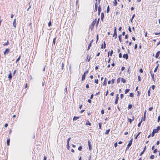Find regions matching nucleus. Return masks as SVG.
I'll list each match as a JSON object with an SVG mask.
<instances>
[{"label":"nucleus","instance_id":"f257e3e1","mask_svg":"<svg viewBox=\"0 0 160 160\" xmlns=\"http://www.w3.org/2000/svg\"><path fill=\"white\" fill-rule=\"evenodd\" d=\"M132 139L129 141V142L127 145V147L126 148V151L128 149H129V147L131 146L132 144Z\"/></svg>","mask_w":160,"mask_h":160},{"label":"nucleus","instance_id":"f03ea898","mask_svg":"<svg viewBox=\"0 0 160 160\" xmlns=\"http://www.w3.org/2000/svg\"><path fill=\"white\" fill-rule=\"evenodd\" d=\"M88 143L89 147V150H91L92 149V146L91 144V142L89 140L88 141Z\"/></svg>","mask_w":160,"mask_h":160},{"label":"nucleus","instance_id":"7ed1b4c3","mask_svg":"<svg viewBox=\"0 0 160 160\" xmlns=\"http://www.w3.org/2000/svg\"><path fill=\"white\" fill-rule=\"evenodd\" d=\"M10 51V50L8 48H7L4 52V54L6 55V54H8Z\"/></svg>","mask_w":160,"mask_h":160},{"label":"nucleus","instance_id":"20e7f679","mask_svg":"<svg viewBox=\"0 0 160 160\" xmlns=\"http://www.w3.org/2000/svg\"><path fill=\"white\" fill-rule=\"evenodd\" d=\"M9 72H10V73L9 74V75L8 76V78L9 80H11L12 78V73H11L10 71H9Z\"/></svg>","mask_w":160,"mask_h":160},{"label":"nucleus","instance_id":"39448f33","mask_svg":"<svg viewBox=\"0 0 160 160\" xmlns=\"http://www.w3.org/2000/svg\"><path fill=\"white\" fill-rule=\"evenodd\" d=\"M123 58H125L126 60L128 58V55L127 54H124L123 55Z\"/></svg>","mask_w":160,"mask_h":160},{"label":"nucleus","instance_id":"423d86ee","mask_svg":"<svg viewBox=\"0 0 160 160\" xmlns=\"http://www.w3.org/2000/svg\"><path fill=\"white\" fill-rule=\"evenodd\" d=\"M160 54V51H158L157 52L156 54V55H155V58H158Z\"/></svg>","mask_w":160,"mask_h":160},{"label":"nucleus","instance_id":"0eeeda50","mask_svg":"<svg viewBox=\"0 0 160 160\" xmlns=\"http://www.w3.org/2000/svg\"><path fill=\"white\" fill-rule=\"evenodd\" d=\"M17 23L16 19H14L13 21V25L14 28L16 27Z\"/></svg>","mask_w":160,"mask_h":160},{"label":"nucleus","instance_id":"6e6552de","mask_svg":"<svg viewBox=\"0 0 160 160\" xmlns=\"http://www.w3.org/2000/svg\"><path fill=\"white\" fill-rule=\"evenodd\" d=\"M104 18V13L103 12H102L101 14V18L102 21Z\"/></svg>","mask_w":160,"mask_h":160},{"label":"nucleus","instance_id":"1a4fd4ad","mask_svg":"<svg viewBox=\"0 0 160 160\" xmlns=\"http://www.w3.org/2000/svg\"><path fill=\"white\" fill-rule=\"evenodd\" d=\"M85 77H86V75L85 74V73H84L82 75V81L84 80L85 79Z\"/></svg>","mask_w":160,"mask_h":160},{"label":"nucleus","instance_id":"9d476101","mask_svg":"<svg viewBox=\"0 0 160 160\" xmlns=\"http://www.w3.org/2000/svg\"><path fill=\"white\" fill-rule=\"evenodd\" d=\"M118 38H119V41L120 42H122V35L121 34H120V35H119Z\"/></svg>","mask_w":160,"mask_h":160},{"label":"nucleus","instance_id":"9b49d317","mask_svg":"<svg viewBox=\"0 0 160 160\" xmlns=\"http://www.w3.org/2000/svg\"><path fill=\"white\" fill-rule=\"evenodd\" d=\"M117 32H114V33L112 37H115V39H116L117 38Z\"/></svg>","mask_w":160,"mask_h":160},{"label":"nucleus","instance_id":"f8f14e48","mask_svg":"<svg viewBox=\"0 0 160 160\" xmlns=\"http://www.w3.org/2000/svg\"><path fill=\"white\" fill-rule=\"evenodd\" d=\"M150 74L151 77H152V80L153 81H154V74H152L151 72H150Z\"/></svg>","mask_w":160,"mask_h":160},{"label":"nucleus","instance_id":"ddd939ff","mask_svg":"<svg viewBox=\"0 0 160 160\" xmlns=\"http://www.w3.org/2000/svg\"><path fill=\"white\" fill-rule=\"evenodd\" d=\"M98 8V3L97 2H96L95 3V9L96 10V11H97Z\"/></svg>","mask_w":160,"mask_h":160},{"label":"nucleus","instance_id":"4468645a","mask_svg":"<svg viewBox=\"0 0 160 160\" xmlns=\"http://www.w3.org/2000/svg\"><path fill=\"white\" fill-rule=\"evenodd\" d=\"M86 124L87 125H89L90 126L91 125V123H90L88 120L86 121Z\"/></svg>","mask_w":160,"mask_h":160},{"label":"nucleus","instance_id":"2eb2a0df","mask_svg":"<svg viewBox=\"0 0 160 160\" xmlns=\"http://www.w3.org/2000/svg\"><path fill=\"white\" fill-rule=\"evenodd\" d=\"M114 6H116L118 4V2L116 0H114V2H113Z\"/></svg>","mask_w":160,"mask_h":160},{"label":"nucleus","instance_id":"dca6fc26","mask_svg":"<svg viewBox=\"0 0 160 160\" xmlns=\"http://www.w3.org/2000/svg\"><path fill=\"white\" fill-rule=\"evenodd\" d=\"M118 99H119V98H116V99H115V104H116L118 103Z\"/></svg>","mask_w":160,"mask_h":160},{"label":"nucleus","instance_id":"f3484780","mask_svg":"<svg viewBox=\"0 0 160 160\" xmlns=\"http://www.w3.org/2000/svg\"><path fill=\"white\" fill-rule=\"evenodd\" d=\"M103 43L104 44V47H103V44H102V45L101 47V48L102 49L105 48H106V44L105 43V41H104Z\"/></svg>","mask_w":160,"mask_h":160},{"label":"nucleus","instance_id":"a211bd4d","mask_svg":"<svg viewBox=\"0 0 160 160\" xmlns=\"http://www.w3.org/2000/svg\"><path fill=\"white\" fill-rule=\"evenodd\" d=\"M110 129L107 130L105 133V134L107 135L108 134H109V132H110Z\"/></svg>","mask_w":160,"mask_h":160},{"label":"nucleus","instance_id":"6ab92c4d","mask_svg":"<svg viewBox=\"0 0 160 160\" xmlns=\"http://www.w3.org/2000/svg\"><path fill=\"white\" fill-rule=\"evenodd\" d=\"M7 144L8 146H9L10 145V139H8L7 140Z\"/></svg>","mask_w":160,"mask_h":160},{"label":"nucleus","instance_id":"aec40b11","mask_svg":"<svg viewBox=\"0 0 160 160\" xmlns=\"http://www.w3.org/2000/svg\"><path fill=\"white\" fill-rule=\"evenodd\" d=\"M79 118V117L74 116L73 118V121L76 120L77 119H78Z\"/></svg>","mask_w":160,"mask_h":160},{"label":"nucleus","instance_id":"412c9836","mask_svg":"<svg viewBox=\"0 0 160 160\" xmlns=\"http://www.w3.org/2000/svg\"><path fill=\"white\" fill-rule=\"evenodd\" d=\"M158 131L156 128L153 129V132L155 133L158 132Z\"/></svg>","mask_w":160,"mask_h":160},{"label":"nucleus","instance_id":"4be33fe9","mask_svg":"<svg viewBox=\"0 0 160 160\" xmlns=\"http://www.w3.org/2000/svg\"><path fill=\"white\" fill-rule=\"evenodd\" d=\"M109 11H110L109 7V6H108L107 7V13H109Z\"/></svg>","mask_w":160,"mask_h":160},{"label":"nucleus","instance_id":"5701e85b","mask_svg":"<svg viewBox=\"0 0 160 160\" xmlns=\"http://www.w3.org/2000/svg\"><path fill=\"white\" fill-rule=\"evenodd\" d=\"M9 44V42L8 41H7V42L3 44L4 46H7Z\"/></svg>","mask_w":160,"mask_h":160},{"label":"nucleus","instance_id":"b1692460","mask_svg":"<svg viewBox=\"0 0 160 160\" xmlns=\"http://www.w3.org/2000/svg\"><path fill=\"white\" fill-rule=\"evenodd\" d=\"M158 65H157L156 67L155 68L154 70V72H157V69H158Z\"/></svg>","mask_w":160,"mask_h":160},{"label":"nucleus","instance_id":"393cba45","mask_svg":"<svg viewBox=\"0 0 160 160\" xmlns=\"http://www.w3.org/2000/svg\"><path fill=\"white\" fill-rule=\"evenodd\" d=\"M128 120L130 123L131 124L132 121L134 120V118H133L132 120L131 118H128Z\"/></svg>","mask_w":160,"mask_h":160},{"label":"nucleus","instance_id":"a878e982","mask_svg":"<svg viewBox=\"0 0 160 160\" xmlns=\"http://www.w3.org/2000/svg\"><path fill=\"white\" fill-rule=\"evenodd\" d=\"M20 58H21V56H20L18 58V59H17L16 60V63H17L20 60Z\"/></svg>","mask_w":160,"mask_h":160},{"label":"nucleus","instance_id":"bb28decb","mask_svg":"<svg viewBox=\"0 0 160 160\" xmlns=\"http://www.w3.org/2000/svg\"><path fill=\"white\" fill-rule=\"evenodd\" d=\"M121 81L123 83H125L126 82V81L125 79L122 78L121 79Z\"/></svg>","mask_w":160,"mask_h":160},{"label":"nucleus","instance_id":"cd10ccee","mask_svg":"<svg viewBox=\"0 0 160 160\" xmlns=\"http://www.w3.org/2000/svg\"><path fill=\"white\" fill-rule=\"evenodd\" d=\"M71 138H68V140H67V144L68 145L69 144V142L70 140H71Z\"/></svg>","mask_w":160,"mask_h":160},{"label":"nucleus","instance_id":"c85d7f7f","mask_svg":"<svg viewBox=\"0 0 160 160\" xmlns=\"http://www.w3.org/2000/svg\"><path fill=\"white\" fill-rule=\"evenodd\" d=\"M130 91L129 89H126L125 91V93L127 94L128 92Z\"/></svg>","mask_w":160,"mask_h":160},{"label":"nucleus","instance_id":"c756f323","mask_svg":"<svg viewBox=\"0 0 160 160\" xmlns=\"http://www.w3.org/2000/svg\"><path fill=\"white\" fill-rule=\"evenodd\" d=\"M102 124V123L101 122H99V124H98L99 129H102L101 128Z\"/></svg>","mask_w":160,"mask_h":160},{"label":"nucleus","instance_id":"7c9ffc66","mask_svg":"<svg viewBox=\"0 0 160 160\" xmlns=\"http://www.w3.org/2000/svg\"><path fill=\"white\" fill-rule=\"evenodd\" d=\"M51 25H52V22H51V20H50L48 23V26L49 27H50L51 26Z\"/></svg>","mask_w":160,"mask_h":160},{"label":"nucleus","instance_id":"2f4dec72","mask_svg":"<svg viewBox=\"0 0 160 160\" xmlns=\"http://www.w3.org/2000/svg\"><path fill=\"white\" fill-rule=\"evenodd\" d=\"M132 104H129L128 105V109L131 108H132Z\"/></svg>","mask_w":160,"mask_h":160},{"label":"nucleus","instance_id":"473e14b6","mask_svg":"<svg viewBox=\"0 0 160 160\" xmlns=\"http://www.w3.org/2000/svg\"><path fill=\"white\" fill-rule=\"evenodd\" d=\"M56 38H54L53 39V44L54 45L55 44V42H56Z\"/></svg>","mask_w":160,"mask_h":160},{"label":"nucleus","instance_id":"72a5a7b5","mask_svg":"<svg viewBox=\"0 0 160 160\" xmlns=\"http://www.w3.org/2000/svg\"><path fill=\"white\" fill-rule=\"evenodd\" d=\"M141 132H139L136 135V136L135 138V139H136L138 137V136L139 135V134H140Z\"/></svg>","mask_w":160,"mask_h":160},{"label":"nucleus","instance_id":"f704fd0d","mask_svg":"<svg viewBox=\"0 0 160 160\" xmlns=\"http://www.w3.org/2000/svg\"><path fill=\"white\" fill-rule=\"evenodd\" d=\"M142 122V121L141 120L138 124V127H139L141 125V123Z\"/></svg>","mask_w":160,"mask_h":160},{"label":"nucleus","instance_id":"c9c22d12","mask_svg":"<svg viewBox=\"0 0 160 160\" xmlns=\"http://www.w3.org/2000/svg\"><path fill=\"white\" fill-rule=\"evenodd\" d=\"M91 45H92L91 44V43H89V44L88 45V50L90 49V47H91Z\"/></svg>","mask_w":160,"mask_h":160},{"label":"nucleus","instance_id":"e433bc0d","mask_svg":"<svg viewBox=\"0 0 160 160\" xmlns=\"http://www.w3.org/2000/svg\"><path fill=\"white\" fill-rule=\"evenodd\" d=\"M154 158V155H152L150 156V158L151 159H153Z\"/></svg>","mask_w":160,"mask_h":160},{"label":"nucleus","instance_id":"4c0bfd02","mask_svg":"<svg viewBox=\"0 0 160 160\" xmlns=\"http://www.w3.org/2000/svg\"><path fill=\"white\" fill-rule=\"evenodd\" d=\"M150 88H149L148 92V95L149 96H150Z\"/></svg>","mask_w":160,"mask_h":160},{"label":"nucleus","instance_id":"58836bf2","mask_svg":"<svg viewBox=\"0 0 160 160\" xmlns=\"http://www.w3.org/2000/svg\"><path fill=\"white\" fill-rule=\"evenodd\" d=\"M133 94L132 93H130L129 96L131 97H133Z\"/></svg>","mask_w":160,"mask_h":160},{"label":"nucleus","instance_id":"ea45409f","mask_svg":"<svg viewBox=\"0 0 160 160\" xmlns=\"http://www.w3.org/2000/svg\"><path fill=\"white\" fill-rule=\"evenodd\" d=\"M82 149V146H79L78 148V150L79 151H81Z\"/></svg>","mask_w":160,"mask_h":160},{"label":"nucleus","instance_id":"a19ab883","mask_svg":"<svg viewBox=\"0 0 160 160\" xmlns=\"http://www.w3.org/2000/svg\"><path fill=\"white\" fill-rule=\"evenodd\" d=\"M98 79H95V83H96L97 84H98Z\"/></svg>","mask_w":160,"mask_h":160},{"label":"nucleus","instance_id":"79ce46f5","mask_svg":"<svg viewBox=\"0 0 160 160\" xmlns=\"http://www.w3.org/2000/svg\"><path fill=\"white\" fill-rule=\"evenodd\" d=\"M138 80L139 81H141V77L140 76H138Z\"/></svg>","mask_w":160,"mask_h":160},{"label":"nucleus","instance_id":"37998d69","mask_svg":"<svg viewBox=\"0 0 160 160\" xmlns=\"http://www.w3.org/2000/svg\"><path fill=\"white\" fill-rule=\"evenodd\" d=\"M106 84H107L106 81H104L103 83V85L104 86H105L106 85Z\"/></svg>","mask_w":160,"mask_h":160},{"label":"nucleus","instance_id":"c03bdc74","mask_svg":"<svg viewBox=\"0 0 160 160\" xmlns=\"http://www.w3.org/2000/svg\"><path fill=\"white\" fill-rule=\"evenodd\" d=\"M160 115L158 117V120H157L158 122H160Z\"/></svg>","mask_w":160,"mask_h":160},{"label":"nucleus","instance_id":"a18cd8bd","mask_svg":"<svg viewBox=\"0 0 160 160\" xmlns=\"http://www.w3.org/2000/svg\"><path fill=\"white\" fill-rule=\"evenodd\" d=\"M137 47H138L137 44H136L134 46V49H136L137 48Z\"/></svg>","mask_w":160,"mask_h":160},{"label":"nucleus","instance_id":"49530a36","mask_svg":"<svg viewBox=\"0 0 160 160\" xmlns=\"http://www.w3.org/2000/svg\"><path fill=\"white\" fill-rule=\"evenodd\" d=\"M114 146L115 148H116L118 146V143L117 142H115L114 144Z\"/></svg>","mask_w":160,"mask_h":160},{"label":"nucleus","instance_id":"de8ad7c7","mask_svg":"<svg viewBox=\"0 0 160 160\" xmlns=\"http://www.w3.org/2000/svg\"><path fill=\"white\" fill-rule=\"evenodd\" d=\"M158 152V149H155L154 151H153V153H155Z\"/></svg>","mask_w":160,"mask_h":160},{"label":"nucleus","instance_id":"09e8293b","mask_svg":"<svg viewBox=\"0 0 160 160\" xmlns=\"http://www.w3.org/2000/svg\"><path fill=\"white\" fill-rule=\"evenodd\" d=\"M120 82V78H119L117 80V82L118 83Z\"/></svg>","mask_w":160,"mask_h":160},{"label":"nucleus","instance_id":"8fccbe9b","mask_svg":"<svg viewBox=\"0 0 160 160\" xmlns=\"http://www.w3.org/2000/svg\"><path fill=\"white\" fill-rule=\"evenodd\" d=\"M113 50H112L110 51V56H111L112 55V54L113 53Z\"/></svg>","mask_w":160,"mask_h":160},{"label":"nucleus","instance_id":"3c124183","mask_svg":"<svg viewBox=\"0 0 160 160\" xmlns=\"http://www.w3.org/2000/svg\"><path fill=\"white\" fill-rule=\"evenodd\" d=\"M119 58H121L122 57V54L121 53H119L118 55Z\"/></svg>","mask_w":160,"mask_h":160},{"label":"nucleus","instance_id":"603ef678","mask_svg":"<svg viewBox=\"0 0 160 160\" xmlns=\"http://www.w3.org/2000/svg\"><path fill=\"white\" fill-rule=\"evenodd\" d=\"M98 14H100V13L101 11V9H98Z\"/></svg>","mask_w":160,"mask_h":160},{"label":"nucleus","instance_id":"864d4df0","mask_svg":"<svg viewBox=\"0 0 160 160\" xmlns=\"http://www.w3.org/2000/svg\"><path fill=\"white\" fill-rule=\"evenodd\" d=\"M153 108L152 107H150L149 108V110L150 111H151L152 110Z\"/></svg>","mask_w":160,"mask_h":160},{"label":"nucleus","instance_id":"5fc2aeb1","mask_svg":"<svg viewBox=\"0 0 160 160\" xmlns=\"http://www.w3.org/2000/svg\"><path fill=\"white\" fill-rule=\"evenodd\" d=\"M104 111L103 110H102L101 111V113L102 114H104Z\"/></svg>","mask_w":160,"mask_h":160},{"label":"nucleus","instance_id":"6e6d98bb","mask_svg":"<svg viewBox=\"0 0 160 160\" xmlns=\"http://www.w3.org/2000/svg\"><path fill=\"white\" fill-rule=\"evenodd\" d=\"M123 97V95L122 94H120V98L121 99H122Z\"/></svg>","mask_w":160,"mask_h":160},{"label":"nucleus","instance_id":"4d7b16f0","mask_svg":"<svg viewBox=\"0 0 160 160\" xmlns=\"http://www.w3.org/2000/svg\"><path fill=\"white\" fill-rule=\"evenodd\" d=\"M139 72L141 73H142L143 72V70L142 69V68H140L139 69Z\"/></svg>","mask_w":160,"mask_h":160},{"label":"nucleus","instance_id":"13d9d810","mask_svg":"<svg viewBox=\"0 0 160 160\" xmlns=\"http://www.w3.org/2000/svg\"><path fill=\"white\" fill-rule=\"evenodd\" d=\"M155 86L154 85H152V88L153 90H154L155 88Z\"/></svg>","mask_w":160,"mask_h":160},{"label":"nucleus","instance_id":"bf43d9fd","mask_svg":"<svg viewBox=\"0 0 160 160\" xmlns=\"http://www.w3.org/2000/svg\"><path fill=\"white\" fill-rule=\"evenodd\" d=\"M144 151H142L140 154V156H141L142 155V154L144 153Z\"/></svg>","mask_w":160,"mask_h":160},{"label":"nucleus","instance_id":"052dcab7","mask_svg":"<svg viewBox=\"0 0 160 160\" xmlns=\"http://www.w3.org/2000/svg\"><path fill=\"white\" fill-rule=\"evenodd\" d=\"M114 32H117V28L116 27H114Z\"/></svg>","mask_w":160,"mask_h":160},{"label":"nucleus","instance_id":"680f3d73","mask_svg":"<svg viewBox=\"0 0 160 160\" xmlns=\"http://www.w3.org/2000/svg\"><path fill=\"white\" fill-rule=\"evenodd\" d=\"M64 64L63 62L62 63V70L63 69L64 67Z\"/></svg>","mask_w":160,"mask_h":160},{"label":"nucleus","instance_id":"e2e57ef3","mask_svg":"<svg viewBox=\"0 0 160 160\" xmlns=\"http://www.w3.org/2000/svg\"><path fill=\"white\" fill-rule=\"evenodd\" d=\"M125 69V68L123 66L122 67V68H121L122 71H123Z\"/></svg>","mask_w":160,"mask_h":160},{"label":"nucleus","instance_id":"0e129e2a","mask_svg":"<svg viewBox=\"0 0 160 160\" xmlns=\"http://www.w3.org/2000/svg\"><path fill=\"white\" fill-rule=\"evenodd\" d=\"M128 38V34H126L125 36V38L126 39H127Z\"/></svg>","mask_w":160,"mask_h":160},{"label":"nucleus","instance_id":"69168bd1","mask_svg":"<svg viewBox=\"0 0 160 160\" xmlns=\"http://www.w3.org/2000/svg\"><path fill=\"white\" fill-rule=\"evenodd\" d=\"M115 79H113L112 80V84H113L114 82Z\"/></svg>","mask_w":160,"mask_h":160},{"label":"nucleus","instance_id":"338daca9","mask_svg":"<svg viewBox=\"0 0 160 160\" xmlns=\"http://www.w3.org/2000/svg\"><path fill=\"white\" fill-rule=\"evenodd\" d=\"M156 129H157V130H158V131L159 130H160V126H158L157 127V128Z\"/></svg>","mask_w":160,"mask_h":160},{"label":"nucleus","instance_id":"774afa93","mask_svg":"<svg viewBox=\"0 0 160 160\" xmlns=\"http://www.w3.org/2000/svg\"><path fill=\"white\" fill-rule=\"evenodd\" d=\"M47 157L46 156H44L43 157V160H46Z\"/></svg>","mask_w":160,"mask_h":160}]
</instances>
